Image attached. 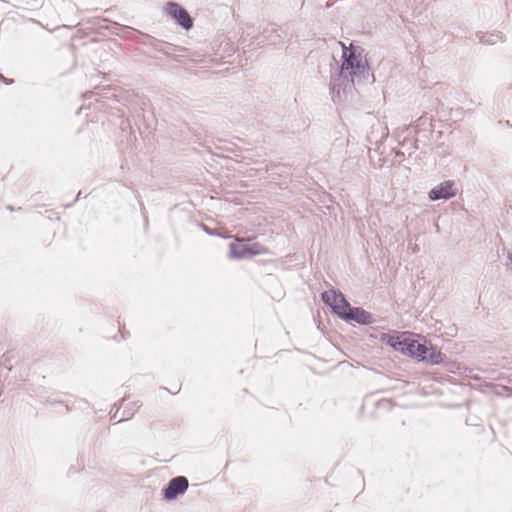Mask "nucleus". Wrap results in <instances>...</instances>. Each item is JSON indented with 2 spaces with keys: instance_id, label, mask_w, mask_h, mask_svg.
I'll use <instances>...</instances> for the list:
<instances>
[{
  "instance_id": "obj_14",
  "label": "nucleus",
  "mask_w": 512,
  "mask_h": 512,
  "mask_svg": "<svg viewBox=\"0 0 512 512\" xmlns=\"http://www.w3.org/2000/svg\"><path fill=\"white\" fill-rule=\"evenodd\" d=\"M337 80H339L338 76H331L330 90L333 95L332 98L334 102L336 101V97H340V86L336 83Z\"/></svg>"
},
{
  "instance_id": "obj_9",
  "label": "nucleus",
  "mask_w": 512,
  "mask_h": 512,
  "mask_svg": "<svg viewBox=\"0 0 512 512\" xmlns=\"http://www.w3.org/2000/svg\"><path fill=\"white\" fill-rule=\"evenodd\" d=\"M429 343L430 342H427L425 338H422L421 340L411 338L408 356L416 358L419 361L425 360V355L429 352Z\"/></svg>"
},
{
  "instance_id": "obj_16",
  "label": "nucleus",
  "mask_w": 512,
  "mask_h": 512,
  "mask_svg": "<svg viewBox=\"0 0 512 512\" xmlns=\"http://www.w3.org/2000/svg\"><path fill=\"white\" fill-rule=\"evenodd\" d=\"M119 412V409L116 410V412L114 413V415L112 416V418L116 419L117 418V414Z\"/></svg>"
},
{
  "instance_id": "obj_7",
  "label": "nucleus",
  "mask_w": 512,
  "mask_h": 512,
  "mask_svg": "<svg viewBox=\"0 0 512 512\" xmlns=\"http://www.w3.org/2000/svg\"><path fill=\"white\" fill-rule=\"evenodd\" d=\"M358 47L351 46L349 49L343 50L342 64L340 67V73L338 79L341 77H347L346 73L351 72L352 69L357 68L359 62H362L360 53H357Z\"/></svg>"
},
{
  "instance_id": "obj_6",
  "label": "nucleus",
  "mask_w": 512,
  "mask_h": 512,
  "mask_svg": "<svg viewBox=\"0 0 512 512\" xmlns=\"http://www.w3.org/2000/svg\"><path fill=\"white\" fill-rule=\"evenodd\" d=\"M457 195V189L455 188V181L446 180L428 192V198L430 201L448 200Z\"/></svg>"
},
{
  "instance_id": "obj_15",
  "label": "nucleus",
  "mask_w": 512,
  "mask_h": 512,
  "mask_svg": "<svg viewBox=\"0 0 512 512\" xmlns=\"http://www.w3.org/2000/svg\"><path fill=\"white\" fill-rule=\"evenodd\" d=\"M202 229L208 234V235H216V232L215 230L213 229H210L209 227H207L206 225L202 224L201 225Z\"/></svg>"
},
{
  "instance_id": "obj_17",
  "label": "nucleus",
  "mask_w": 512,
  "mask_h": 512,
  "mask_svg": "<svg viewBox=\"0 0 512 512\" xmlns=\"http://www.w3.org/2000/svg\"><path fill=\"white\" fill-rule=\"evenodd\" d=\"M509 259H510V261L512 263V253L509 255Z\"/></svg>"
},
{
  "instance_id": "obj_5",
  "label": "nucleus",
  "mask_w": 512,
  "mask_h": 512,
  "mask_svg": "<svg viewBox=\"0 0 512 512\" xmlns=\"http://www.w3.org/2000/svg\"><path fill=\"white\" fill-rule=\"evenodd\" d=\"M189 487L188 479L185 476L172 478L162 489V496L166 501L177 499L184 494Z\"/></svg>"
},
{
  "instance_id": "obj_3",
  "label": "nucleus",
  "mask_w": 512,
  "mask_h": 512,
  "mask_svg": "<svg viewBox=\"0 0 512 512\" xmlns=\"http://www.w3.org/2000/svg\"><path fill=\"white\" fill-rule=\"evenodd\" d=\"M230 258L246 259L255 255L264 253L265 249L258 243L248 244L243 241L237 240V243H231Z\"/></svg>"
},
{
  "instance_id": "obj_2",
  "label": "nucleus",
  "mask_w": 512,
  "mask_h": 512,
  "mask_svg": "<svg viewBox=\"0 0 512 512\" xmlns=\"http://www.w3.org/2000/svg\"><path fill=\"white\" fill-rule=\"evenodd\" d=\"M287 30L276 24H268L262 32V36L257 38V45H273L280 46L286 43Z\"/></svg>"
},
{
  "instance_id": "obj_11",
  "label": "nucleus",
  "mask_w": 512,
  "mask_h": 512,
  "mask_svg": "<svg viewBox=\"0 0 512 512\" xmlns=\"http://www.w3.org/2000/svg\"><path fill=\"white\" fill-rule=\"evenodd\" d=\"M348 75L351 76L352 82H354L355 80L357 82H360L362 80H368L370 74H369L368 67L362 61V62H359V65H357V68L352 69L351 72L348 73Z\"/></svg>"
},
{
  "instance_id": "obj_13",
  "label": "nucleus",
  "mask_w": 512,
  "mask_h": 512,
  "mask_svg": "<svg viewBox=\"0 0 512 512\" xmlns=\"http://www.w3.org/2000/svg\"><path fill=\"white\" fill-rule=\"evenodd\" d=\"M499 40H502V36L499 34H483L480 36V41L484 44L494 45Z\"/></svg>"
},
{
  "instance_id": "obj_12",
  "label": "nucleus",
  "mask_w": 512,
  "mask_h": 512,
  "mask_svg": "<svg viewBox=\"0 0 512 512\" xmlns=\"http://www.w3.org/2000/svg\"><path fill=\"white\" fill-rule=\"evenodd\" d=\"M139 407L140 405L138 404V402H133L131 406L123 410L122 415L117 420V423L129 420L134 415V413L139 409Z\"/></svg>"
},
{
  "instance_id": "obj_4",
  "label": "nucleus",
  "mask_w": 512,
  "mask_h": 512,
  "mask_svg": "<svg viewBox=\"0 0 512 512\" xmlns=\"http://www.w3.org/2000/svg\"><path fill=\"white\" fill-rule=\"evenodd\" d=\"M166 14L171 17L179 26L185 30H190L193 27V19L177 2L170 1L165 7Z\"/></svg>"
},
{
  "instance_id": "obj_10",
  "label": "nucleus",
  "mask_w": 512,
  "mask_h": 512,
  "mask_svg": "<svg viewBox=\"0 0 512 512\" xmlns=\"http://www.w3.org/2000/svg\"><path fill=\"white\" fill-rule=\"evenodd\" d=\"M428 349H429V352H428V354L425 355V360H424L427 363H429L431 365H438L445 360L446 355L444 353H442L437 348V346L429 343Z\"/></svg>"
},
{
  "instance_id": "obj_1",
  "label": "nucleus",
  "mask_w": 512,
  "mask_h": 512,
  "mask_svg": "<svg viewBox=\"0 0 512 512\" xmlns=\"http://www.w3.org/2000/svg\"><path fill=\"white\" fill-rule=\"evenodd\" d=\"M321 300L329 306L334 314L345 321H354L360 325L374 322L373 315L362 307H351L345 296L335 289L324 291Z\"/></svg>"
},
{
  "instance_id": "obj_8",
  "label": "nucleus",
  "mask_w": 512,
  "mask_h": 512,
  "mask_svg": "<svg viewBox=\"0 0 512 512\" xmlns=\"http://www.w3.org/2000/svg\"><path fill=\"white\" fill-rule=\"evenodd\" d=\"M386 344L391 346L395 351H398L404 355H408L410 348L411 335L407 333H394L386 335Z\"/></svg>"
}]
</instances>
